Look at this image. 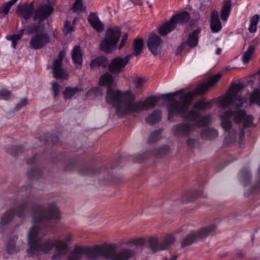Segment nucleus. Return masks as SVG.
<instances>
[{"label": "nucleus", "mask_w": 260, "mask_h": 260, "mask_svg": "<svg viewBox=\"0 0 260 260\" xmlns=\"http://www.w3.org/2000/svg\"><path fill=\"white\" fill-rule=\"evenodd\" d=\"M79 91V88L75 87H67L63 92V94L66 99L72 98L77 92Z\"/></svg>", "instance_id": "obj_40"}, {"label": "nucleus", "mask_w": 260, "mask_h": 260, "mask_svg": "<svg viewBox=\"0 0 260 260\" xmlns=\"http://www.w3.org/2000/svg\"><path fill=\"white\" fill-rule=\"evenodd\" d=\"M23 150V148L21 146H12L7 149V151L12 155H16Z\"/></svg>", "instance_id": "obj_45"}, {"label": "nucleus", "mask_w": 260, "mask_h": 260, "mask_svg": "<svg viewBox=\"0 0 260 260\" xmlns=\"http://www.w3.org/2000/svg\"><path fill=\"white\" fill-rule=\"evenodd\" d=\"M27 104V100L26 99H22L21 101L17 104L15 107L14 109V111H17L22 107L26 105Z\"/></svg>", "instance_id": "obj_53"}, {"label": "nucleus", "mask_w": 260, "mask_h": 260, "mask_svg": "<svg viewBox=\"0 0 260 260\" xmlns=\"http://www.w3.org/2000/svg\"><path fill=\"white\" fill-rule=\"evenodd\" d=\"M135 99V95L129 91L122 94L119 90H115L112 88L107 89L106 102L112 104L119 117H123L131 113V103Z\"/></svg>", "instance_id": "obj_5"}, {"label": "nucleus", "mask_w": 260, "mask_h": 260, "mask_svg": "<svg viewBox=\"0 0 260 260\" xmlns=\"http://www.w3.org/2000/svg\"><path fill=\"white\" fill-rule=\"evenodd\" d=\"M42 171L39 168L34 167L31 170L27 172V176L29 178H36L42 175Z\"/></svg>", "instance_id": "obj_44"}, {"label": "nucleus", "mask_w": 260, "mask_h": 260, "mask_svg": "<svg viewBox=\"0 0 260 260\" xmlns=\"http://www.w3.org/2000/svg\"><path fill=\"white\" fill-rule=\"evenodd\" d=\"M113 82V78L112 75L108 72L104 74L100 78L99 83L102 86H107V89L112 88Z\"/></svg>", "instance_id": "obj_29"}, {"label": "nucleus", "mask_w": 260, "mask_h": 260, "mask_svg": "<svg viewBox=\"0 0 260 260\" xmlns=\"http://www.w3.org/2000/svg\"><path fill=\"white\" fill-rule=\"evenodd\" d=\"M60 217L59 210L53 203L44 205L38 210H34L31 215L34 224L27 234L29 248L27 253L28 256L41 253H48L54 246L56 252L52 256L53 260H59L67 254L68 246L73 240L71 233L66 234L62 239H57L54 242L51 239H43L49 231L50 221L59 220Z\"/></svg>", "instance_id": "obj_1"}, {"label": "nucleus", "mask_w": 260, "mask_h": 260, "mask_svg": "<svg viewBox=\"0 0 260 260\" xmlns=\"http://www.w3.org/2000/svg\"><path fill=\"white\" fill-rule=\"evenodd\" d=\"M251 104H255L260 106V89L257 88L251 93L250 98Z\"/></svg>", "instance_id": "obj_39"}, {"label": "nucleus", "mask_w": 260, "mask_h": 260, "mask_svg": "<svg viewBox=\"0 0 260 260\" xmlns=\"http://www.w3.org/2000/svg\"><path fill=\"white\" fill-rule=\"evenodd\" d=\"M201 32V29L197 28L188 35L186 41L183 42L176 50V54L180 53L185 49L187 46L190 48H194L198 44L199 35Z\"/></svg>", "instance_id": "obj_17"}, {"label": "nucleus", "mask_w": 260, "mask_h": 260, "mask_svg": "<svg viewBox=\"0 0 260 260\" xmlns=\"http://www.w3.org/2000/svg\"><path fill=\"white\" fill-rule=\"evenodd\" d=\"M77 165L76 163L74 161H70L65 165L64 167V170L65 171L69 172L74 170L76 167Z\"/></svg>", "instance_id": "obj_48"}, {"label": "nucleus", "mask_w": 260, "mask_h": 260, "mask_svg": "<svg viewBox=\"0 0 260 260\" xmlns=\"http://www.w3.org/2000/svg\"><path fill=\"white\" fill-rule=\"evenodd\" d=\"M215 229V225L212 224L199 231L197 233H190L183 240L181 245V248H184L192 244L196 241L198 238L202 239L206 237Z\"/></svg>", "instance_id": "obj_11"}, {"label": "nucleus", "mask_w": 260, "mask_h": 260, "mask_svg": "<svg viewBox=\"0 0 260 260\" xmlns=\"http://www.w3.org/2000/svg\"><path fill=\"white\" fill-rule=\"evenodd\" d=\"M232 8V2L231 0L226 1L222 7L220 16L223 21H226L230 15Z\"/></svg>", "instance_id": "obj_30"}, {"label": "nucleus", "mask_w": 260, "mask_h": 260, "mask_svg": "<svg viewBox=\"0 0 260 260\" xmlns=\"http://www.w3.org/2000/svg\"><path fill=\"white\" fill-rule=\"evenodd\" d=\"M11 92L6 89H2L0 90V99L4 100H8L10 99Z\"/></svg>", "instance_id": "obj_47"}, {"label": "nucleus", "mask_w": 260, "mask_h": 260, "mask_svg": "<svg viewBox=\"0 0 260 260\" xmlns=\"http://www.w3.org/2000/svg\"><path fill=\"white\" fill-rule=\"evenodd\" d=\"M221 49L220 48H217V49L216 50V54L218 55L220 54V51H221Z\"/></svg>", "instance_id": "obj_64"}, {"label": "nucleus", "mask_w": 260, "mask_h": 260, "mask_svg": "<svg viewBox=\"0 0 260 260\" xmlns=\"http://www.w3.org/2000/svg\"><path fill=\"white\" fill-rule=\"evenodd\" d=\"M72 9L74 12H83L86 10V8L83 5L82 0H76Z\"/></svg>", "instance_id": "obj_43"}, {"label": "nucleus", "mask_w": 260, "mask_h": 260, "mask_svg": "<svg viewBox=\"0 0 260 260\" xmlns=\"http://www.w3.org/2000/svg\"><path fill=\"white\" fill-rule=\"evenodd\" d=\"M18 239L17 236H14L11 237L6 246V250L9 254H14L20 250L21 245L22 244V241H19L17 243H16Z\"/></svg>", "instance_id": "obj_22"}, {"label": "nucleus", "mask_w": 260, "mask_h": 260, "mask_svg": "<svg viewBox=\"0 0 260 260\" xmlns=\"http://www.w3.org/2000/svg\"><path fill=\"white\" fill-rule=\"evenodd\" d=\"M71 55L73 61L75 64L82 65L83 54L80 46L76 45L74 47L71 52Z\"/></svg>", "instance_id": "obj_27"}, {"label": "nucleus", "mask_w": 260, "mask_h": 260, "mask_svg": "<svg viewBox=\"0 0 260 260\" xmlns=\"http://www.w3.org/2000/svg\"><path fill=\"white\" fill-rule=\"evenodd\" d=\"M79 173L82 175H94L98 173L99 172L90 167L81 166L78 168Z\"/></svg>", "instance_id": "obj_38"}, {"label": "nucleus", "mask_w": 260, "mask_h": 260, "mask_svg": "<svg viewBox=\"0 0 260 260\" xmlns=\"http://www.w3.org/2000/svg\"><path fill=\"white\" fill-rule=\"evenodd\" d=\"M260 16L258 14L254 15L250 19V23L248 28L250 32H255L257 29V25L259 21Z\"/></svg>", "instance_id": "obj_36"}, {"label": "nucleus", "mask_w": 260, "mask_h": 260, "mask_svg": "<svg viewBox=\"0 0 260 260\" xmlns=\"http://www.w3.org/2000/svg\"><path fill=\"white\" fill-rule=\"evenodd\" d=\"M236 254L239 258H242L244 256V254L241 250H237Z\"/></svg>", "instance_id": "obj_60"}, {"label": "nucleus", "mask_w": 260, "mask_h": 260, "mask_svg": "<svg viewBox=\"0 0 260 260\" xmlns=\"http://www.w3.org/2000/svg\"><path fill=\"white\" fill-rule=\"evenodd\" d=\"M87 95H94L95 96H102V91L100 87H94L89 90L87 93Z\"/></svg>", "instance_id": "obj_46"}, {"label": "nucleus", "mask_w": 260, "mask_h": 260, "mask_svg": "<svg viewBox=\"0 0 260 260\" xmlns=\"http://www.w3.org/2000/svg\"><path fill=\"white\" fill-rule=\"evenodd\" d=\"M222 76L220 73L213 75L206 82H204L198 85L192 91L182 95L179 101L177 100L175 96L182 92V90L173 93L162 94L161 96L165 100L170 102L168 105V119L172 120L175 114L179 113L181 116L188 110V106L191 104L192 100L195 96L205 94L208 89L214 86L220 79Z\"/></svg>", "instance_id": "obj_2"}, {"label": "nucleus", "mask_w": 260, "mask_h": 260, "mask_svg": "<svg viewBox=\"0 0 260 260\" xmlns=\"http://www.w3.org/2000/svg\"><path fill=\"white\" fill-rule=\"evenodd\" d=\"M73 30V28L71 25V22L69 21H66L64 25L63 32L67 35L70 32Z\"/></svg>", "instance_id": "obj_51"}, {"label": "nucleus", "mask_w": 260, "mask_h": 260, "mask_svg": "<svg viewBox=\"0 0 260 260\" xmlns=\"http://www.w3.org/2000/svg\"><path fill=\"white\" fill-rule=\"evenodd\" d=\"M59 84L55 82L52 83V89L53 92L54 97L55 98L58 94L59 92Z\"/></svg>", "instance_id": "obj_54"}, {"label": "nucleus", "mask_w": 260, "mask_h": 260, "mask_svg": "<svg viewBox=\"0 0 260 260\" xmlns=\"http://www.w3.org/2000/svg\"><path fill=\"white\" fill-rule=\"evenodd\" d=\"M25 191L27 196L25 200L22 202L17 207L15 211L14 208H11L7 210L2 214L1 217V224L4 226L9 223L12 220L16 213L17 216L20 218L24 217L29 211V207L32 208L31 215L34 210H38L43 206H38L36 205V200L35 198L30 194L32 192L31 187L30 186H25L22 188V191Z\"/></svg>", "instance_id": "obj_6"}, {"label": "nucleus", "mask_w": 260, "mask_h": 260, "mask_svg": "<svg viewBox=\"0 0 260 260\" xmlns=\"http://www.w3.org/2000/svg\"><path fill=\"white\" fill-rule=\"evenodd\" d=\"M189 19V13L187 11L173 15L168 21L158 28V32L160 36H165L176 28L177 23H186Z\"/></svg>", "instance_id": "obj_9"}, {"label": "nucleus", "mask_w": 260, "mask_h": 260, "mask_svg": "<svg viewBox=\"0 0 260 260\" xmlns=\"http://www.w3.org/2000/svg\"><path fill=\"white\" fill-rule=\"evenodd\" d=\"M162 43L161 38L156 35H151L147 42L149 50L154 55H157L160 53Z\"/></svg>", "instance_id": "obj_19"}, {"label": "nucleus", "mask_w": 260, "mask_h": 260, "mask_svg": "<svg viewBox=\"0 0 260 260\" xmlns=\"http://www.w3.org/2000/svg\"><path fill=\"white\" fill-rule=\"evenodd\" d=\"M175 241V238L174 236L169 235L165 237L164 239L160 242L161 251L169 248Z\"/></svg>", "instance_id": "obj_34"}, {"label": "nucleus", "mask_w": 260, "mask_h": 260, "mask_svg": "<svg viewBox=\"0 0 260 260\" xmlns=\"http://www.w3.org/2000/svg\"><path fill=\"white\" fill-rule=\"evenodd\" d=\"M161 118V112L159 110H155L146 118V122L150 125H154L158 122Z\"/></svg>", "instance_id": "obj_28"}, {"label": "nucleus", "mask_w": 260, "mask_h": 260, "mask_svg": "<svg viewBox=\"0 0 260 260\" xmlns=\"http://www.w3.org/2000/svg\"><path fill=\"white\" fill-rule=\"evenodd\" d=\"M121 34V29L117 26L109 28L101 42V50L107 54L111 53L115 49Z\"/></svg>", "instance_id": "obj_7"}, {"label": "nucleus", "mask_w": 260, "mask_h": 260, "mask_svg": "<svg viewBox=\"0 0 260 260\" xmlns=\"http://www.w3.org/2000/svg\"><path fill=\"white\" fill-rule=\"evenodd\" d=\"M161 130L160 129L156 130L152 133L149 136L148 140L149 143H153L160 139L161 137Z\"/></svg>", "instance_id": "obj_41"}, {"label": "nucleus", "mask_w": 260, "mask_h": 260, "mask_svg": "<svg viewBox=\"0 0 260 260\" xmlns=\"http://www.w3.org/2000/svg\"><path fill=\"white\" fill-rule=\"evenodd\" d=\"M235 121L237 123L243 122V125L239 133V139H242L245 135L244 129L251 127L253 125V117L251 115H247L246 112L243 110H238L235 114Z\"/></svg>", "instance_id": "obj_13"}, {"label": "nucleus", "mask_w": 260, "mask_h": 260, "mask_svg": "<svg viewBox=\"0 0 260 260\" xmlns=\"http://www.w3.org/2000/svg\"><path fill=\"white\" fill-rule=\"evenodd\" d=\"M145 244V240L144 238H138V239H131L129 240L123 239L121 240L118 246L117 250H120L121 249H127L132 250L134 252V255L129 258H132L134 257L136 255V252L135 250L130 249L128 247H125L127 246L128 247H132V246H135L136 247H142Z\"/></svg>", "instance_id": "obj_18"}, {"label": "nucleus", "mask_w": 260, "mask_h": 260, "mask_svg": "<svg viewBox=\"0 0 260 260\" xmlns=\"http://www.w3.org/2000/svg\"><path fill=\"white\" fill-rule=\"evenodd\" d=\"M254 50L255 47L251 45L248 47L247 51L244 53L242 57V60L245 64L248 62L252 56V53L254 52Z\"/></svg>", "instance_id": "obj_42"}, {"label": "nucleus", "mask_w": 260, "mask_h": 260, "mask_svg": "<svg viewBox=\"0 0 260 260\" xmlns=\"http://www.w3.org/2000/svg\"><path fill=\"white\" fill-rule=\"evenodd\" d=\"M169 152V147L168 146H163L160 147L156 155L158 156H162L166 155Z\"/></svg>", "instance_id": "obj_50"}, {"label": "nucleus", "mask_w": 260, "mask_h": 260, "mask_svg": "<svg viewBox=\"0 0 260 260\" xmlns=\"http://www.w3.org/2000/svg\"><path fill=\"white\" fill-rule=\"evenodd\" d=\"M244 87V85L241 83H234L230 86V91L224 98L220 102L223 108H226L231 105L236 108L242 107L245 102L244 97L237 95V93L241 91Z\"/></svg>", "instance_id": "obj_8"}, {"label": "nucleus", "mask_w": 260, "mask_h": 260, "mask_svg": "<svg viewBox=\"0 0 260 260\" xmlns=\"http://www.w3.org/2000/svg\"><path fill=\"white\" fill-rule=\"evenodd\" d=\"M132 57V55H127L124 57L117 56L113 58L110 63H108L109 72L113 74H118L122 72Z\"/></svg>", "instance_id": "obj_14"}, {"label": "nucleus", "mask_w": 260, "mask_h": 260, "mask_svg": "<svg viewBox=\"0 0 260 260\" xmlns=\"http://www.w3.org/2000/svg\"><path fill=\"white\" fill-rule=\"evenodd\" d=\"M181 122L173 126V135L177 138L189 137L193 131V122Z\"/></svg>", "instance_id": "obj_15"}, {"label": "nucleus", "mask_w": 260, "mask_h": 260, "mask_svg": "<svg viewBox=\"0 0 260 260\" xmlns=\"http://www.w3.org/2000/svg\"><path fill=\"white\" fill-rule=\"evenodd\" d=\"M187 201L192 202L195 200L197 198L203 197L201 193L199 192H189L187 194Z\"/></svg>", "instance_id": "obj_49"}, {"label": "nucleus", "mask_w": 260, "mask_h": 260, "mask_svg": "<svg viewBox=\"0 0 260 260\" xmlns=\"http://www.w3.org/2000/svg\"><path fill=\"white\" fill-rule=\"evenodd\" d=\"M108 66V60L104 56H99L92 60L90 63V67L92 69L99 68H105Z\"/></svg>", "instance_id": "obj_26"}, {"label": "nucleus", "mask_w": 260, "mask_h": 260, "mask_svg": "<svg viewBox=\"0 0 260 260\" xmlns=\"http://www.w3.org/2000/svg\"><path fill=\"white\" fill-rule=\"evenodd\" d=\"M193 107L195 109L199 110H206L211 108L212 102L211 101L206 102L203 99L195 102Z\"/></svg>", "instance_id": "obj_35"}, {"label": "nucleus", "mask_w": 260, "mask_h": 260, "mask_svg": "<svg viewBox=\"0 0 260 260\" xmlns=\"http://www.w3.org/2000/svg\"><path fill=\"white\" fill-rule=\"evenodd\" d=\"M58 138L57 137H54L52 138V141H53V143H56L58 141Z\"/></svg>", "instance_id": "obj_63"}, {"label": "nucleus", "mask_w": 260, "mask_h": 260, "mask_svg": "<svg viewBox=\"0 0 260 260\" xmlns=\"http://www.w3.org/2000/svg\"><path fill=\"white\" fill-rule=\"evenodd\" d=\"M18 0H10L7 3H4L0 6V13L5 15H7L11 7L14 5Z\"/></svg>", "instance_id": "obj_37"}, {"label": "nucleus", "mask_w": 260, "mask_h": 260, "mask_svg": "<svg viewBox=\"0 0 260 260\" xmlns=\"http://www.w3.org/2000/svg\"><path fill=\"white\" fill-rule=\"evenodd\" d=\"M241 175L243 179L245 181H249L251 177L249 172L247 170L242 171Z\"/></svg>", "instance_id": "obj_55"}, {"label": "nucleus", "mask_w": 260, "mask_h": 260, "mask_svg": "<svg viewBox=\"0 0 260 260\" xmlns=\"http://www.w3.org/2000/svg\"><path fill=\"white\" fill-rule=\"evenodd\" d=\"M6 38L8 40L12 41V46L14 48H16L17 42L20 40V39H17V38L14 35L7 36Z\"/></svg>", "instance_id": "obj_52"}, {"label": "nucleus", "mask_w": 260, "mask_h": 260, "mask_svg": "<svg viewBox=\"0 0 260 260\" xmlns=\"http://www.w3.org/2000/svg\"><path fill=\"white\" fill-rule=\"evenodd\" d=\"M200 9L201 10L205 11L207 9V7L203 4H202Z\"/></svg>", "instance_id": "obj_62"}, {"label": "nucleus", "mask_w": 260, "mask_h": 260, "mask_svg": "<svg viewBox=\"0 0 260 260\" xmlns=\"http://www.w3.org/2000/svg\"><path fill=\"white\" fill-rule=\"evenodd\" d=\"M186 143L188 146H192L194 143V140L192 139H188L186 140Z\"/></svg>", "instance_id": "obj_61"}, {"label": "nucleus", "mask_w": 260, "mask_h": 260, "mask_svg": "<svg viewBox=\"0 0 260 260\" xmlns=\"http://www.w3.org/2000/svg\"><path fill=\"white\" fill-rule=\"evenodd\" d=\"M65 54L64 51H60L58 58L54 60L52 65L54 77L56 79H64L68 78V75L61 67L62 60L64 57Z\"/></svg>", "instance_id": "obj_16"}, {"label": "nucleus", "mask_w": 260, "mask_h": 260, "mask_svg": "<svg viewBox=\"0 0 260 260\" xmlns=\"http://www.w3.org/2000/svg\"><path fill=\"white\" fill-rule=\"evenodd\" d=\"M159 100V98L155 95L148 97L144 101L132 102L131 112L140 113L143 110L154 108Z\"/></svg>", "instance_id": "obj_12"}, {"label": "nucleus", "mask_w": 260, "mask_h": 260, "mask_svg": "<svg viewBox=\"0 0 260 260\" xmlns=\"http://www.w3.org/2000/svg\"><path fill=\"white\" fill-rule=\"evenodd\" d=\"M128 39L127 34H125L122 36V40H121L120 44L119 45V49L122 48L125 44L126 42Z\"/></svg>", "instance_id": "obj_56"}, {"label": "nucleus", "mask_w": 260, "mask_h": 260, "mask_svg": "<svg viewBox=\"0 0 260 260\" xmlns=\"http://www.w3.org/2000/svg\"><path fill=\"white\" fill-rule=\"evenodd\" d=\"M84 255V248L77 246L68 254V260H81Z\"/></svg>", "instance_id": "obj_25"}, {"label": "nucleus", "mask_w": 260, "mask_h": 260, "mask_svg": "<svg viewBox=\"0 0 260 260\" xmlns=\"http://www.w3.org/2000/svg\"><path fill=\"white\" fill-rule=\"evenodd\" d=\"M237 112L229 109L220 115L221 125L225 131H229L232 128L231 119L233 116H235Z\"/></svg>", "instance_id": "obj_21"}, {"label": "nucleus", "mask_w": 260, "mask_h": 260, "mask_svg": "<svg viewBox=\"0 0 260 260\" xmlns=\"http://www.w3.org/2000/svg\"><path fill=\"white\" fill-rule=\"evenodd\" d=\"M34 10V7L32 2L19 4L17 6L16 13L19 17L27 20L32 16Z\"/></svg>", "instance_id": "obj_20"}, {"label": "nucleus", "mask_w": 260, "mask_h": 260, "mask_svg": "<svg viewBox=\"0 0 260 260\" xmlns=\"http://www.w3.org/2000/svg\"><path fill=\"white\" fill-rule=\"evenodd\" d=\"M53 12V8L48 5L40 6L35 11L33 16L34 20L39 22L25 27L26 34L35 33L30 40L29 45L31 48L35 50L40 49L50 42V38L45 31L44 24L42 21L47 19Z\"/></svg>", "instance_id": "obj_3"}, {"label": "nucleus", "mask_w": 260, "mask_h": 260, "mask_svg": "<svg viewBox=\"0 0 260 260\" xmlns=\"http://www.w3.org/2000/svg\"><path fill=\"white\" fill-rule=\"evenodd\" d=\"M201 136L203 138L211 140L217 137L218 132L215 129L206 128L202 130Z\"/></svg>", "instance_id": "obj_33"}, {"label": "nucleus", "mask_w": 260, "mask_h": 260, "mask_svg": "<svg viewBox=\"0 0 260 260\" xmlns=\"http://www.w3.org/2000/svg\"><path fill=\"white\" fill-rule=\"evenodd\" d=\"M149 248L153 252H156L161 251L160 243L157 238L155 237H149L147 241Z\"/></svg>", "instance_id": "obj_31"}, {"label": "nucleus", "mask_w": 260, "mask_h": 260, "mask_svg": "<svg viewBox=\"0 0 260 260\" xmlns=\"http://www.w3.org/2000/svg\"><path fill=\"white\" fill-rule=\"evenodd\" d=\"M181 117L185 120L193 122L194 126H202L209 124L211 121L210 115H207L201 118L200 114L198 111L192 109L189 111L186 110L184 114Z\"/></svg>", "instance_id": "obj_10"}, {"label": "nucleus", "mask_w": 260, "mask_h": 260, "mask_svg": "<svg viewBox=\"0 0 260 260\" xmlns=\"http://www.w3.org/2000/svg\"><path fill=\"white\" fill-rule=\"evenodd\" d=\"M38 155L35 154L32 158H29L27 160V162L28 164H33L35 162L36 158L37 157Z\"/></svg>", "instance_id": "obj_58"}, {"label": "nucleus", "mask_w": 260, "mask_h": 260, "mask_svg": "<svg viewBox=\"0 0 260 260\" xmlns=\"http://www.w3.org/2000/svg\"><path fill=\"white\" fill-rule=\"evenodd\" d=\"M87 20L91 26L98 32H102L104 29V24L100 21L95 13L91 12L87 17Z\"/></svg>", "instance_id": "obj_23"}, {"label": "nucleus", "mask_w": 260, "mask_h": 260, "mask_svg": "<svg viewBox=\"0 0 260 260\" xmlns=\"http://www.w3.org/2000/svg\"><path fill=\"white\" fill-rule=\"evenodd\" d=\"M144 82V79L142 78H139L137 79L136 82V88H138L142 86Z\"/></svg>", "instance_id": "obj_57"}, {"label": "nucleus", "mask_w": 260, "mask_h": 260, "mask_svg": "<svg viewBox=\"0 0 260 260\" xmlns=\"http://www.w3.org/2000/svg\"><path fill=\"white\" fill-rule=\"evenodd\" d=\"M144 47V41L142 38L136 39L133 43L134 53L133 55H139L143 51Z\"/></svg>", "instance_id": "obj_32"}, {"label": "nucleus", "mask_w": 260, "mask_h": 260, "mask_svg": "<svg viewBox=\"0 0 260 260\" xmlns=\"http://www.w3.org/2000/svg\"><path fill=\"white\" fill-rule=\"evenodd\" d=\"M24 34V29H21L19 31L18 34H15L14 35L17 38V39H21L23 35Z\"/></svg>", "instance_id": "obj_59"}, {"label": "nucleus", "mask_w": 260, "mask_h": 260, "mask_svg": "<svg viewBox=\"0 0 260 260\" xmlns=\"http://www.w3.org/2000/svg\"><path fill=\"white\" fill-rule=\"evenodd\" d=\"M117 249L116 244H105L84 248V253L90 260H98L101 257L108 260H129L134 255L129 249Z\"/></svg>", "instance_id": "obj_4"}, {"label": "nucleus", "mask_w": 260, "mask_h": 260, "mask_svg": "<svg viewBox=\"0 0 260 260\" xmlns=\"http://www.w3.org/2000/svg\"><path fill=\"white\" fill-rule=\"evenodd\" d=\"M210 27L212 31L214 33L218 32L221 29V24L219 20V14L217 11H212L211 15Z\"/></svg>", "instance_id": "obj_24"}]
</instances>
